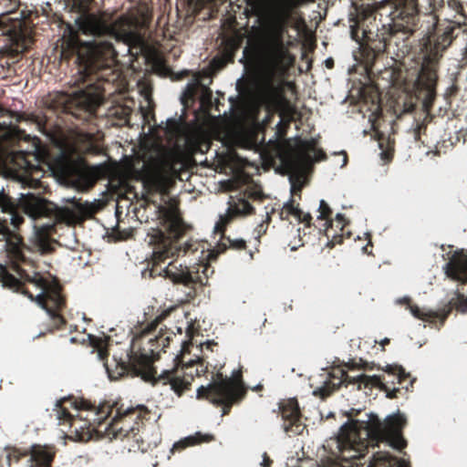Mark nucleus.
<instances>
[{
    "mask_svg": "<svg viewBox=\"0 0 467 467\" xmlns=\"http://www.w3.org/2000/svg\"><path fill=\"white\" fill-rule=\"evenodd\" d=\"M34 230L32 239L34 248L43 254L53 251L56 242L51 235L55 232V223H36Z\"/></svg>",
    "mask_w": 467,
    "mask_h": 467,
    "instance_id": "a211bd4d",
    "label": "nucleus"
},
{
    "mask_svg": "<svg viewBox=\"0 0 467 467\" xmlns=\"http://www.w3.org/2000/svg\"><path fill=\"white\" fill-rule=\"evenodd\" d=\"M457 309L462 313L467 311V298L466 299L462 298L459 301Z\"/></svg>",
    "mask_w": 467,
    "mask_h": 467,
    "instance_id": "e433bc0d",
    "label": "nucleus"
},
{
    "mask_svg": "<svg viewBox=\"0 0 467 467\" xmlns=\"http://www.w3.org/2000/svg\"><path fill=\"white\" fill-rule=\"evenodd\" d=\"M160 128L164 130L169 140L184 137L186 147L192 153L202 151V146L207 147L205 143L201 142V136L186 133V130H191V129L184 125L181 119H168L164 123L161 122Z\"/></svg>",
    "mask_w": 467,
    "mask_h": 467,
    "instance_id": "dca6fc26",
    "label": "nucleus"
},
{
    "mask_svg": "<svg viewBox=\"0 0 467 467\" xmlns=\"http://www.w3.org/2000/svg\"><path fill=\"white\" fill-rule=\"evenodd\" d=\"M336 223H337V225H336L337 227H339L341 230L343 229V227L345 225V219L342 214H340V213L337 214Z\"/></svg>",
    "mask_w": 467,
    "mask_h": 467,
    "instance_id": "c9c22d12",
    "label": "nucleus"
},
{
    "mask_svg": "<svg viewBox=\"0 0 467 467\" xmlns=\"http://www.w3.org/2000/svg\"><path fill=\"white\" fill-rule=\"evenodd\" d=\"M272 461L271 459L268 457L267 453L266 452H264L262 454V462H260V465L262 467H269L270 464H271Z\"/></svg>",
    "mask_w": 467,
    "mask_h": 467,
    "instance_id": "f704fd0d",
    "label": "nucleus"
},
{
    "mask_svg": "<svg viewBox=\"0 0 467 467\" xmlns=\"http://www.w3.org/2000/svg\"><path fill=\"white\" fill-rule=\"evenodd\" d=\"M141 338L148 347H143L139 352H134L131 362L136 373L145 380H150L155 379L157 374L152 363L159 357L161 350L165 351L170 338L163 336L152 337L146 335H143Z\"/></svg>",
    "mask_w": 467,
    "mask_h": 467,
    "instance_id": "9b49d317",
    "label": "nucleus"
},
{
    "mask_svg": "<svg viewBox=\"0 0 467 467\" xmlns=\"http://www.w3.org/2000/svg\"><path fill=\"white\" fill-rule=\"evenodd\" d=\"M367 467H410V464L405 460L392 457L389 452L378 451Z\"/></svg>",
    "mask_w": 467,
    "mask_h": 467,
    "instance_id": "b1692460",
    "label": "nucleus"
},
{
    "mask_svg": "<svg viewBox=\"0 0 467 467\" xmlns=\"http://www.w3.org/2000/svg\"><path fill=\"white\" fill-rule=\"evenodd\" d=\"M161 217V228L153 231L149 243L153 244V252L148 267L142 272L143 276H161L171 279L173 283L185 285L200 284L205 285L213 270L208 264L202 263L193 269L180 265L177 266L171 261L166 264V260L172 257L179 249L175 241L180 238L184 231V224L180 217L177 204L174 201H169L160 208Z\"/></svg>",
    "mask_w": 467,
    "mask_h": 467,
    "instance_id": "7ed1b4c3",
    "label": "nucleus"
},
{
    "mask_svg": "<svg viewBox=\"0 0 467 467\" xmlns=\"http://www.w3.org/2000/svg\"><path fill=\"white\" fill-rule=\"evenodd\" d=\"M30 158H34V155L28 151L18 150L12 152L9 157V169L16 174L23 184L36 187L38 181L29 178V175L36 170Z\"/></svg>",
    "mask_w": 467,
    "mask_h": 467,
    "instance_id": "f3484780",
    "label": "nucleus"
},
{
    "mask_svg": "<svg viewBox=\"0 0 467 467\" xmlns=\"http://www.w3.org/2000/svg\"><path fill=\"white\" fill-rule=\"evenodd\" d=\"M0 36H6L10 42L5 48V53L11 57L23 53L32 43V38L25 27V21L16 13L0 15Z\"/></svg>",
    "mask_w": 467,
    "mask_h": 467,
    "instance_id": "9d476101",
    "label": "nucleus"
},
{
    "mask_svg": "<svg viewBox=\"0 0 467 467\" xmlns=\"http://www.w3.org/2000/svg\"><path fill=\"white\" fill-rule=\"evenodd\" d=\"M133 410L134 408H129L123 414L115 416L107 423L106 417L101 416L103 411L83 409L70 400H59L54 408L58 424L67 423L71 432L75 434L74 440L80 441L90 440L93 431H104L108 437L115 439L127 436L132 429L125 426L126 420L123 415L126 416Z\"/></svg>",
    "mask_w": 467,
    "mask_h": 467,
    "instance_id": "39448f33",
    "label": "nucleus"
},
{
    "mask_svg": "<svg viewBox=\"0 0 467 467\" xmlns=\"http://www.w3.org/2000/svg\"><path fill=\"white\" fill-rule=\"evenodd\" d=\"M148 104H150V101H148ZM140 112H141L142 118H143L144 123L150 125L151 119L154 118V116L152 115L150 105H148L147 108L140 107Z\"/></svg>",
    "mask_w": 467,
    "mask_h": 467,
    "instance_id": "473e14b6",
    "label": "nucleus"
},
{
    "mask_svg": "<svg viewBox=\"0 0 467 467\" xmlns=\"http://www.w3.org/2000/svg\"><path fill=\"white\" fill-rule=\"evenodd\" d=\"M348 368L349 370H352V369H355V368H363L365 370H371L373 369L374 366L373 365H369L368 363L367 362H362L360 360V362H351V363H348Z\"/></svg>",
    "mask_w": 467,
    "mask_h": 467,
    "instance_id": "72a5a7b5",
    "label": "nucleus"
},
{
    "mask_svg": "<svg viewBox=\"0 0 467 467\" xmlns=\"http://www.w3.org/2000/svg\"><path fill=\"white\" fill-rule=\"evenodd\" d=\"M67 205L57 208L56 217L57 220L67 224H75L85 220L88 216L93 214L97 210L95 202H81L75 196L65 199Z\"/></svg>",
    "mask_w": 467,
    "mask_h": 467,
    "instance_id": "2eb2a0df",
    "label": "nucleus"
},
{
    "mask_svg": "<svg viewBox=\"0 0 467 467\" xmlns=\"http://www.w3.org/2000/svg\"><path fill=\"white\" fill-rule=\"evenodd\" d=\"M399 389H393L391 391H389L388 394H387V397L392 399V398H395L396 397V392H398Z\"/></svg>",
    "mask_w": 467,
    "mask_h": 467,
    "instance_id": "4c0bfd02",
    "label": "nucleus"
},
{
    "mask_svg": "<svg viewBox=\"0 0 467 467\" xmlns=\"http://www.w3.org/2000/svg\"><path fill=\"white\" fill-rule=\"evenodd\" d=\"M19 210L36 220L47 216L53 210V205L32 193H21L16 206L3 190L0 191V235L5 240L9 256L16 263L24 264L16 266L18 277L4 271L3 283L17 291L21 290V293L26 295L31 301H36L46 310L47 315L53 321V327H59L64 322L59 313L64 306V299L60 295L57 281L50 274H41L26 267L22 238L8 228V222L14 228H17L23 223L24 217Z\"/></svg>",
    "mask_w": 467,
    "mask_h": 467,
    "instance_id": "f257e3e1",
    "label": "nucleus"
},
{
    "mask_svg": "<svg viewBox=\"0 0 467 467\" xmlns=\"http://www.w3.org/2000/svg\"><path fill=\"white\" fill-rule=\"evenodd\" d=\"M211 342L193 346L192 343L183 342L180 356L176 357V360L180 363V367L172 369L163 370L158 377V381L163 384H170L171 389L181 396L185 389L189 388L194 377H200L207 372L208 366L204 358V348L209 349Z\"/></svg>",
    "mask_w": 467,
    "mask_h": 467,
    "instance_id": "0eeeda50",
    "label": "nucleus"
},
{
    "mask_svg": "<svg viewBox=\"0 0 467 467\" xmlns=\"http://www.w3.org/2000/svg\"><path fill=\"white\" fill-rule=\"evenodd\" d=\"M197 85H201L202 88V99L203 100H210L211 97H212V91L206 86L201 84L199 79H196V83H194L192 85H188L187 92H188L189 96H192L193 95L195 87Z\"/></svg>",
    "mask_w": 467,
    "mask_h": 467,
    "instance_id": "7c9ffc66",
    "label": "nucleus"
},
{
    "mask_svg": "<svg viewBox=\"0 0 467 467\" xmlns=\"http://www.w3.org/2000/svg\"><path fill=\"white\" fill-rule=\"evenodd\" d=\"M406 419L403 414L388 416L381 421L376 415H368L367 420H352L344 424L336 440L339 457L345 461L343 467H358L359 460L368 446L386 442L396 450H402L406 441L401 436Z\"/></svg>",
    "mask_w": 467,
    "mask_h": 467,
    "instance_id": "20e7f679",
    "label": "nucleus"
},
{
    "mask_svg": "<svg viewBox=\"0 0 467 467\" xmlns=\"http://www.w3.org/2000/svg\"><path fill=\"white\" fill-rule=\"evenodd\" d=\"M339 376H332V379L326 380L324 385L313 390V394L322 398L327 396L333 389L338 388L343 382L357 383L365 387H378L386 389L381 379L377 375H366L364 373L350 376L344 370H338Z\"/></svg>",
    "mask_w": 467,
    "mask_h": 467,
    "instance_id": "4468645a",
    "label": "nucleus"
},
{
    "mask_svg": "<svg viewBox=\"0 0 467 467\" xmlns=\"http://www.w3.org/2000/svg\"><path fill=\"white\" fill-rule=\"evenodd\" d=\"M409 308H410L411 315L419 319L424 320L430 317V314L427 311L420 309L417 306H410Z\"/></svg>",
    "mask_w": 467,
    "mask_h": 467,
    "instance_id": "2f4dec72",
    "label": "nucleus"
},
{
    "mask_svg": "<svg viewBox=\"0 0 467 467\" xmlns=\"http://www.w3.org/2000/svg\"><path fill=\"white\" fill-rule=\"evenodd\" d=\"M252 209L251 204L244 199L230 201L227 214L220 217L219 222L215 224V230L222 232L230 217L248 214L251 213Z\"/></svg>",
    "mask_w": 467,
    "mask_h": 467,
    "instance_id": "5701e85b",
    "label": "nucleus"
},
{
    "mask_svg": "<svg viewBox=\"0 0 467 467\" xmlns=\"http://www.w3.org/2000/svg\"><path fill=\"white\" fill-rule=\"evenodd\" d=\"M238 392V383L229 379L199 387L196 396L198 399H207L214 404H224L229 407L236 399Z\"/></svg>",
    "mask_w": 467,
    "mask_h": 467,
    "instance_id": "f8f14e48",
    "label": "nucleus"
},
{
    "mask_svg": "<svg viewBox=\"0 0 467 467\" xmlns=\"http://www.w3.org/2000/svg\"><path fill=\"white\" fill-rule=\"evenodd\" d=\"M445 273L453 279L467 281V254L455 252L451 260L445 265Z\"/></svg>",
    "mask_w": 467,
    "mask_h": 467,
    "instance_id": "4be33fe9",
    "label": "nucleus"
},
{
    "mask_svg": "<svg viewBox=\"0 0 467 467\" xmlns=\"http://www.w3.org/2000/svg\"><path fill=\"white\" fill-rule=\"evenodd\" d=\"M385 372L389 375L397 376L398 383H401L406 378L409 377V374L405 372L402 367L396 364H389L386 365L385 368H382Z\"/></svg>",
    "mask_w": 467,
    "mask_h": 467,
    "instance_id": "c85d7f7f",
    "label": "nucleus"
},
{
    "mask_svg": "<svg viewBox=\"0 0 467 467\" xmlns=\"http://www.w3.org/2000/svg\"><path fill=\"white\" fill-rule=\"evenodd\" d=\"M318 213L317 220L323 222L322 227L326 234L328 235L329 227H331L334 223L330 218L332 213L331 209L324 200H321L319 202Z\"/></svg>",
    "mask_w": 467,
    "mask_h": 467,
    "instance_id": "bb28decb",
    "label": "nucleus"
},
{
    "mask_svg": "<svg viewBox=\"0 0 467 467\" xmlns=\"http://www.w3.org/2000/svg\"><path fill=\"white\" fill-rule=\"evenodd\" d=\"M75 144L78 150H90L94 147V137L90 133L78 132L75 137Z\"/></svg>",
    "mask_w": 467,
    "mask_h": 467,
    "instance_id": "cd10ccee",
    "label": "nucleus"
},
{
    "mask_svg": "<svg viewBox=\"0 0 467 467\" xmlns=\"http://www.w3.org/2000/svg\"><path fill=\"white\" fill-rule=\"evenodd\" d=\"M453 29L452 26H446L444 28L437 26L433 33L423 38L421 52L425 60L433 63L441 57L442 52L452 41Z\"/></svg>",
    "mask_w": 467,
    "mask_h": 467,
    "instance_id": "ddd939ff",
    "label": "nucleus"
},
{
    "mask_svg": "<svg viewBox=\"0 0 467 467\" xmlns=\"http://www.w3.org/2000/svg\"><path fill=\"white\" fill-rule=\"evenodd\" d=\"M213 440V435L211 434H202L201 432H196L193 435H190L180 441L174 443L172 450L184 449L188 446H192L201 442H208Z\"/></svg>",
    "mask_w": 467,
    "mask_h": 467,
    "instance_id": "a878e982",
    "label": "nucleus"
},
{
    "mask_svg": "<svg viewBox=\"0 0 467 467\" xmlns=\"http://www.w3.org/2000/svg\"><path fill=\"white\" fill-rule=\"evenodd\" d=\"M102 93L98 88L90 87L88 89L77 91L73 99V103L80 109L91 112L102 103Z\"/></svg>",
    "mask_w": 467,
    "mask_h": 467,
    "instance_id": "412c9836",
    "label": "nucleus"
},
{
    "mask_svg": "<svg viewBox=\"0 0 467 467\" xmlns=\"http://www.w3.org/2000/svg\"><path fill=\"white\" fill-rule=\"evenodd\" d=\"M109 378H110L111 379H115L109 372Z\"/></svg>",
    "mask_w": 467,
    "mask_h": 467,
    "instance_id": "79ce46f5",
    "label": "nucleus"
},
{
    "mask_svg": "<svg viewBox=\"0 0 467 467\" xmlns=\"http://www.w3.org/2000/svg\"><path fill=\"white\" fill-rule=\"evenodd\" d=\"M282 417L289 424H284V431L288 434H301L305 427L299 422L300 413L297 401L296 400H287L282 407Z\"/></svg>",
    "mask_w": 467,
    "mask_h": 467,
    "instance_id": "aec40b11",
    "label": "nucleus"
},
{
    "mask_svg": "<svg viewBox=\"0 0 467 467\" xmlns=\"http://www.w3.org/2000/svg\"><path fill=\"white\" fill-rule=\"evenodd\" d=\"M383 10L389 9L391 23L389 33L392 36L402 34L411 36L418 28L419 12L417 0H387Z\"/></svg>",
    "mask_w": 467,
    "mask_h": 467,
    "instance_id": "1a4fd4ad",
    "label": "nucleus"
},
{
    "mask_svg": "<svg viewBox=\"0 0 467 467\" xmlns=\"http://www.w3.org/2000/svg\"><path fill=\"white\" fill-rule=\"evenodd\" d=\"M324 157L325 153L309 141H304L298 148L282 154L281 160L289 174L292 193L301 190L302 181L311 165Z\"/></svg>",
    "mask_w": 467,
    "mask_h": 467,
    "instance_id": "6e6552de",
    "label": "nucleus"
},
{
    "mask_svg": "<svg viewBox=\"0 0 467 467\" xmlns=\"http://www.w3.org/2000/svg\"><path fill=\"white\" fill-rule=\"evenodd\" d=\"M137 409H138V410H140V412H142V411H143V412H146V411H147L146 407H145V406H143V405H139V406L137 407Z\"/></svg>",
    "mask_w": 467,
    "mask_h": 467,
    "instance_id": "58836bf2",
    "label": "nucleus"
},
{
    "mask_svg": "<svg viewBox=\"0 0 467 467\" xmlns=\"http://www.w3.org/2000/svg\"><path fill=\"white\" fill-rule=\"evenodd\" d=\"M425 78L427 79L428 93H427L426 98L424 99L423 106L426 109H428L429 107H431V105L433 101V99H434L433 87L435 84L436 77L435 76H427Z\"/></svg>",
    "mask_w": 467,
    "mask_h": 467,
    "instance_id": "c756f323",
    "label": "nucleus"
},
{
    "mask_svg": "<svg viewBox=\"0 0 467 467\" xmlns=\"http://www.w3.org/2000/svg\"><path fill=\"white\" fill-rule=\"evenodd\" d=\"M76 25L82 33L96 38L82 42L76 33L70 30L67 39L64 40L68 51L74 56V62L78 64V73L88 76L98 73V78H105L115 65L116 51L112 43L104 37L115 39L127 46V52L134 54L142 52L145 47L143 37L138 32V21L129 16H121L114 23L109 24L105 14L83 13L76 20Z\"/></svg>",
    "mask_w": 467,
    "mask_h": 467,
    "instance_id": "f03ea898",
    "label": "nucleus"
},
{
    "mask_svg": "<svg viewBox=\"0 0 467 467\" xmlns=\"http://www.w3.org/2000/svg\"><path fill=\"white\" fill-rule=\"evenodd\" d=\"M226 413V409L223 408V414H225Z\"/></svg>",
    "mask_w": 467,
    "mask_h": 467,
    "instance_id": "37998d69",
    "label": "nucleus"
},
{
    "mask_svg": "<svg viewBox=\"0 0 467 467\" xmlns=\"http://www.w3.org/2000/svg\"><path fill=\"white\" fill-rule=\"evenodd\" d=\"M346 163H347V155L345 153H343L341 167L345 166Z\"/></svg>",
    "mask_w": 467,
    "mask_h": 467,
    "instance_id": "ea45409f",
    "label": "nucleus"
},
{
    "mask_svg": "<svg viewBox=\"0 0 467 467\" xmlns=\"http://www.w3.org/2000/svg\"><path fill=\"white\" fill-rule=\"evenodd\" d=\"M388 342H389V339H388V338H384V339L380 342V344H381L382 346H384V345H385V344H387Z\"/></svg>",
    "mask_w": 467,
    "mask_h": 467,
    "instance_id": "a19ab883",
    "label": "nucleus"
},
{
    "mask_svg": "<svg viewBox=\"0 0 467 467\" xmlns=\"http://www.w3.org/2000/svg\"><path fill=\"white\" fill-rule=\"evenodd\" d=\"M55 449L49 445L33 444L26 453L28 456L27 467H51Z\"/></svg>",
    "mask_w": 467,
    "mask_h": 467,
    "instance_id": "6ab92c4d",
    "label": "nucleus"
},
{
    "mask_svg": "<svg viewBox=\"0 0 467 467\" xmlns=\"http://www.w3.org/2000/svg\"><path fill=\"white\" fill-rule=\"evenodd\" d=\"M290 215L296 219L298 222L305 223L307 225L310 224V221L312 219L310 213H305L297 206H295L292 201L285 202L283 205L281 212L282 217H287Z\"/></svg>",
    "mask_w": 467,
    "mask_h": 467,
    "instance_id": "393cba45",
    "label": "nucleus"
},
{
    "mask_svg": "<svg viewBox=\"0 0 467 467\" xmlns=\"http://www.w3.org/2000/svg\"><path fill=\"white\" fill-rule=\"evenodd\" d=\"M140 176L149 192L166 195L172 178L183 166V155L178 149H169L158 142L145 147L141 155Z\"/></svg>",
    "mask_w": 467,
    "mask_h": 467,
    "instance_id": "423d86ee",
    "label": "nucleus"
}]
</instances>
